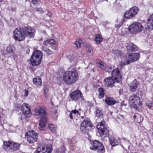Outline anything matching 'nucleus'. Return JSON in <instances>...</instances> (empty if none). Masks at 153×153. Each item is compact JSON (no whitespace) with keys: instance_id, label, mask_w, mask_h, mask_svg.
<instances>
[{"instance_id":"16","label":"nucleus","mask_w":153,"mask_h":153,"mask_svg":"<svg viewBox=\"0 0 153 153\" xmlns=\"http://www.w3.org/2000/svg\"><path fill=\"white\" fill-rule=\"evenodd\" d=\"M82 95L81 92L77 90L72 92L71 94V98L73 100H78L82 99Z\"/></svg>"},{"instance_id":"2","label":"nucleus","mask_w":153,"mask_h":153,"mask_svg":"<svg viewBox=\"0 0 153 153\" xmlns=\"http://www.w3.org/2000/svg\"><path fill=\"white\" fill-rule=\"evenodd\" d=\"M78 79V74L74 71H71L66 72L63 76V81L68 85L74 84Z\"/></svg>"},{"instance_id":"11","label":"nucleus","mask_w":153,"mask_h":153,"mask_svg":"<svg viewBox=\"0 0 153 153\" xmlns=\"http://www.w3.org/2000/svg\"><path fill=\"white\" fill-rule=\"evenodd\" d=\"M94 128L90 121L85 120L81 124L80 130L81 132L85 133L88 130H91Z\"/></svg>"},{"instance_id":"23","label":"nucleus","mask_w":153,"mask_h":153,"mask_svg":"<svg viewBox=\"0 0 153 153\" xmlns=\"http://www.w3.org/2000/svg\"><path fill=\"white\" fill-rule=\"evenodd\" d=\"M108 138L109 142L112 146H115L118 144V141L114 137L110 136Z\"/></svg>"},{"instance_id":"47","label":"nucleus","mask_w":153,"mask_h":153,"mask_svg":"<svg viewBox=\"0 0 153 153\" xmlns=\"http://www.w3.org/2000/svg\"><path fill=\"white\" fill-rule=\"evenodd\" d=\"M4 0H0V3L4 1Z\"/></svg>"},{"instance_id":"29","label":"nucleus","mask_w":153,"mask_h":153,"mask_svg":"<svg viewBox=\"0 0 153 153\" xmlns=\"http://www.w3.org/2000/svg\"><path fill=\"white\" fill-rule=\"evenodd\" d=\"M95 42L98 44H100L102 41V38L99 34H97L94 40Z\"/></svg>"},{"instance_id":"52","label":"nucleus","mask_w":153,"mask_h":153,"mask_svg":"<svg viewBox=\"0 0 153 153\" xmlns=\"http://www.w3.org/2000/svg\"><path fill=\"white\" fill-rule=\"evenodd\" d=\"M111 67H110V68H109V69H110V68L111 69Z\"/></svg>"},{"instance_id":"6","label":"nucleus","mask_w":153,"mask_h":153,"mask_svg":"<svg viewBox=\"0 0 153 153\" xmlns=\"http://www.w3.org/2000/svg\"><path fill=\"white\" fill-rule=\"evenodd\" d=\"M20 144L13 141H8L4 143L3 148L6 151L13 152L18 150Z\"/></svg>"},{"instance_id":"20","label":"nucleus","mask_w":153,"mask_h":153,"mask_svg":"<svg viewBox=\"0 0 153 153\" xmlns=\"http://www.w3.org/2000/svg\"><path fill=\"white\" fill-rule=\"evenodd\" d=\"M33 84L38 88H40L42 86V80L41 77H36L33 79Z\"/></svg>"},{"instance_id":"21","label":"nucleus","mask_w":153,"mask_h":153,"mask_svg":"<svg viewBox=\"0 0 153 153\" xmlns=\"http://www.w3.org/2000/svg\"><path fill=\"white\" fill-rule=\"evenodd\" d=\"M35 113L36 115H42L45 113V111L43 108L39 106L35 108Z\"/></svg>"},{"instance_id":"46","label":"nucleus","mask_w":153,"mask_h":153,"mask_svg":"<svg viewBox=\"0 0 153 153\" xmlns=\"http://www.w3.org/2000/svg\"><path fill=\"white\" fill-rule=\"evenodd\" d=\"M47 16H48L49 17L51 16V14L50 13H49V14H48L47 15Z\"/></svg>"},{"instance_id":"44","label":"nucleus","mask_w":153,"mask_h":153,"mask_svg":"<svg viewBox=\"0 0 153 153\" xmlns=\"http://www.w3.org/2000/svg\"><path fill=\"white\" fill-rule=\"evenodd\" d=\"M48 89L47 87H44V92L45 94H47L48 92Z\"/></svg>"},{"instance_id":"43","label":"nucleus","mask_w":153,"mask_h":153,"mask_svg":"<svg viewBox=\"0 0 153 153\" xmlns=\"http://www.w3.org/2000/svg\"><path fill=\"white\" fill-rule=\"evenodd\" d=\"M49 42L50 44H54L55 43V42L53 39H51L49 40Z\"/></svg>"},{"instance_id":"9","label":"nucleus","mask_w":153,"mask_h":153,"mask_svg":"<svg viewBox=\"0 0 153 153\" xmlns=\"http://www.w3.org/2000/svg\"><path fill=\"white\" fill-rule=\"evenodd\" d=\"M90 148L91 149L96 151L98 153H104L105 152L103 146L98 140L94 141Z\"/></svg>"},{"instance_id":"24","label":"nucleus","mask_w":153,"mask_h":153,"mask_svg":"<svg viewBox=\"0 0 153 153\" xmlns=\"http://www.w3.org/2000/svg\"><path fill=\"white\" fill-rule=\"evenodd\" d=\"M129 90L132 92H135L137 88L136 83L134 82H131L129 84Z\"/></svg>"},{"instance_id":"18","label":"nucleus","mask_w":153,"mask_h":153,"mask_svg":"<svg viewBox=\"0 0 153 153\" xmlns=\"http://www.w3.org/2000/svg\"><path fill=\"white\" fill-rule=\"evenodd\" d=\"M48 120V117L45 116L42 117H41L38 127L40 130H43L44 129Z\"/></svg>"},{"instance_id":"13","label":"nucleus","mask_w":153,"mask_h":153,"mask_svg":"<svg viewBox=\"0 0 153 153\" xmlns=\"http://www.w3.org/2000/svg\"><path fill=\"white\" fill-rule=\"evenodd\" d=\"M118 82V79H115L114 77H109L105 78L104 80V85L107 88H112L114 86V84Z\"/></svg>"},{"instance_id":"14","label":"nucleus","mask_w":153,"mask_h":153,"mask_svg":"<svg viewBox=\"0 0 153 153\" xmlns=\"http://www.w3.org/2000/svg\"><path fill=\"white\" fill-rule=\"evenodd\" d=\"M27 141L30 143H33L37 140L38 137L37 133L34 130L27 132Z\"/></svg>"},{"instance_id":"38","label":"nucleus","mask_w":153,"mask_h":153,"mask_svg":"<svg viewBox=\"0 0 153 153\" xmlns=\"http://www.w3.org/2000/svg\"><path fill=\"white\" fill-rule=\"evenodd\" d=\"M32 1L33 5L37 6L40 3L39 0H32Z\"/></svg>"},{"instance_id":"25","label":"nucleus","mask_w":153,"mask_h":153,"mask_svg":"<svg viewBox=\"0 0 153 153\" xmlns=\"http://www.w3.org/2000/svg\"><path fill=\"white\" fill-rule=\"evenodd\" d=\"M105 102L106 103L110 105H114L116 103L115 100L113 98L108 97L105 100Z\"/></svg>"},{"instance_id":"36","label":"nucleus","mask_w":153,"mask_h":153,"mask_svg":"<svg viewBox=\"0 0 153 153\" xmlns=\"http://www.w3.org/2000/svg\"><path fill=\"white\" fill-rule=\"evenodd\" d=\"M82 42V40L81 39L77 40L75 42V45L76 46V48H80Z\"/></svg>"},{"instance_id":"35","label":"nucleus","mask_w":153,"mask_h":153,"mask_svg":"<svg viewBox=\"0 0 153 153\" xmlns=\"http://www.w3.org/2000/svg\"><path fill=\"white\" fill-rule=\"evenodd\" d=\"M112 53L117 56H120L121 55V51L117 49L113 50L112 51Z\"/></svg>"},{"instance_id":"42","label":"nucleus","mask_w":153,"mask_h":153,"mask_svg":"<svg viewBox=\"0 0 153 153\" xmlns=\"http://www.w3.org/2000/svg\"><path fill=\"white\" fill-rule=\"evenodd\" d=\"M43 44L45 45H48L49 44V40L45 41L43 42Z\"/></svg>"},{"instance_id":"17","label":"nucleus","mask_w":153,"mask_h":153,"mask_svg":"<svg viewBox=\"0 0 153 153\" xmlns=\"http://www.w3.org/2000/svg\"><path fill=\"white\" fill-rule=\"evenodd\" d=\"M146 29L148 30H150L153 29V14L148 19V22L145 26Z\"/></svg>"},{"instance_id":"4","label":"nucleus","mask_w":153,"mask_h":153,"mask_svg":"<svg viewBox=\"0 0 153 153\" xmlns=\"http://www.w3.org/2000/svg\"><path fill=\"white\" fill-rule=\"evenodd\" d=\"M42 56V53L41 51L38 50L34 51L30 58L31 64L33 66L39 65L41 62Z\"/></svg>"},{"instance_id":"49","label":"nucleus","mask_w":153,"mask_h":153,"mask_svg":"<svg viewBox=\"0 0 153 153\" xmlns=\"http://www.w3.org/2000/svg\"><path fill=\"white\" fill-rule=\"evenodd\" d=\"M152 136L153 137V132L152 133Z\"/></svg>"},{"instance_id":"26","label":"nucleus","mask_w":153,"mask_h":153,"mask_svg":"<svg viewBox=\"0 0 153 153\" xmlns=\"http://www.w3.org/2000/svg\"><path fill=\"white\" fill-rule=\"evenodd\" d=\"M134 120L136 121L138 123H140L143 120V118L141 116L138 114H135L134 116Z\"/></svg>"},{"instance_id":"3","label":"nucleus","mask_w":153,"mask_h":153,"mask_svg":"<svg viewBox=\"0 0 153 153\" xmlns=\"http://www.w3.org/2000/svg\"><path fill=\"white\" fill-rule=\"evenodd\" d=\"M128 102L129 105L132 108L137 109L141 108L142 106V101L140 97L134 94L130 97Z\"/></svg>"},{"instance_id":"1","label":"nucleus","mask_w":153,"mask_h":153,"mask_svg":"<svg viewBox=\"0 0 153 153\" xmlns=\"http://www.w3.org/2000/svg\"><path fill=\"white\" fill-rule=\"evenodd\" d=\"M35 30L30 27L16 28L13 32L14 39L19 41L24 40L25 37L33 38L35 34Z\"/></svg>"},{"instance_id":"33","label":"nucleus","mask_w":153,"mask_h":153,"mask_svg":"<svg viewBox=\"0 0 153 153\" xmlns=\"http://www.w3.org/2000/svg\"><path fill=\"white\" fill-rule=\"evenodd\" d=\"M99 93V97L100 98H101L103 97L104 95V89L102 88H100L98 89Z\"/></svg>"},{"instance_id":"30","label":"nucleus","mask_w":153,"mask_h":153,"mask_svg":"<svg viewBox=\"0 0 153 153\" xmlns=\"http://www.w3.org/2000/svg\"><path fill=\"white\" fill-rule=\"evenodd\" d=\"M98 66L102 70H105L106 68V63L102 61L99 62L98 64Z\"/></svg>"},{"instance_id":"34","label":"nucleus","mask_w":153,"mask_h":153,"mask_svg":"<svg viewBox=\"0 0 153 153\" xmlns=\"http://www.w3.org/2000/svg\"><path fill=\"white\" fill-rule=\"evenodd\" d=\"M48 127L52 132L53 133L56 132V127L53 124H49Z\"/></svg>"},{"instance_id":"5","label":"nucleus","mask_w":153,"mask_h":153,"mask_svg":"<svg viewBox=\"0 0 153 153\" xmlns=\"http://www.w3.org/2000/svg\"><path fill=\"white\" fill-rule=\"evenodd\" d=\"M30 107V106L26 103H24L22 105L18 104L16 105V109L18 111L21 110L26 118H29L32 115Z\"/></svg>"},{"instance_id":"12","label":"nucleus","mask_w":153,"mask_h":153,"mask_svg":"<svg viewBox=\"0 0 153 153\" xmlns=\"http://www.w3.org/2000/svg\"><path fill=\"white\" fill-rule=\"evenodd\" d=\"M143 27L140 23L135 22L129 26V30L133 33L140 32L143 30Z\"/></svg>"},{"instance_id":"45","label":"nucleus","mask_w":153,"mask_h":153,"mask_svg":"<svg viewBox=\"0 0 153 153\" xmlns=\"http://www.w3.org/2000/svg\"><path fill=\"white\" fill-rule=\"evenodd\" d=\"M28 94V91L25 90V96H27Z\"/></svg>"},{"instance_id":"37","label":"nucleus","mask_w":153,"mask_h":153,"mask_svg":"<svg viewBox=\"0 0 153 153\" xmlns=\"http://www.w3.org/2000/svg\"><path fill=\"white\" fill-rule=\"evenodd\" d=\"M42 50L48 55H51L52 53V51L50 49L45 47H42Z\"/></svg>"},{"instance_id":"27","label":"nucleus","mask_w":153,"mask_h":153,"mask_svg":"<svg viewBox=\"0 0 153 153\" xmlns=\"http://www.w3.org/2000/svg\"><path fill=\"white\" fill-rule=\"evenodd\" d=\"M15 49L13 45H8L6 51L9 53H13Z\"/></svg>"},{"instance_id":"15","label":"nucleus","mask_w":153,"mask_h":153,"mask_svg":"<svg viewBox=\"0 0 153 153\" xmlns=\"http://www.w3.org/2000/svg\"><path fill=\"white\" fill-rule=\"evenodd\" d=\"M52 151V146L51 145H49L46 146V149L43 146H40L37 148L36 150L37 153H45L47 152L48 153H51Z\"/></svg>"},{"instance_id":"22","label":"nucleus","mask_w":153,"mask_h":153,"mask_svg":"<svg viewBox=\"0 0 153 153\" xmlns=\"http://www.w3.org/2000/svg\"><path fill=\"white\" fill-rule=\"evenodd\" d=\"M127 48L128 51H135L138 49V47L134 44L130 43L128 44Z\"/></svg>"},{"instance_id":"31","label":"nucleus","mask_w":153,"mask_h":153,"mask_svg":"<svg viewBox=\"0 0 153 153\" xmlns=\"http://www.w3.org/2000/svg\"><path fill=\"white\" fill-rule=\"evenodd\" d=\"M96 116L99 118L102 119L103 118V114L102 112L99 109H97L96 113Z\"/></svg>"},{"instance_id":"39","label":"nucleus","mask_w":153,"mask_h":153,"mask_svg":"<svg viewBox=\"0 0 153 153\" xmlns=\"http://www.w3.org/2000/svg\"><path fill=\"white\" fill-rule=\"evenodd\" d=\"M146 105L149 108H151L152 107L153 103L152 102H146Z\"/></svg>"},{"instance_id":"10","label":"nucleus","mask_w":153,"mask_h":153,"mask_svg":"<svg viewBox=\"0 0 153 153\" xmlns=\"http://www.w3.org/2000/svg\"><path fill=\"white\" fill-rule=\"evenodd\" d=\"M139 10L138 7L134 6L125 12L124 15V17L126 19H131L137 15Z\"/></svg>"},{"instance_id":"50","label":"nucleus","mask_w":153,"mask_h":153,"mask_svg":"<svg viewBox=\"0 0 153 153\" xmlns=\"http://www.w3.org/2000/svg\"><path fill=\"white\" fill-rule=\"evenodd\" d=\"M40 39V40H42V38H41Z\"/></svg>"},{"instance_id":"48","label":"nucleus","mask_w":153,"mask_h":153,"mask_svg":"<svg viewBox=\"0 0 153 153\" xmlns=\"http://www.w3.org/2000/svg\"><path fill=\"white\" fill-rule=\"evenodd\" d=\"M112 1L113 2H116V1H117V0H112Z\"/></svg>"},{"instance_id":"40","label":"nucleus","mask_w":153,"mask_h":153,"mask_svg":"<svg viewBox=\"0 0 153 153\" xmlns=\"http://www.w3.org/2000/svg\"><path fill=\"white\" fill-rule=\"evenodd\" d=\"M88 52L91 55L92 54V48L89 47L87 50Z\"/></svg>"},{"instance_id":"32","label":"nucleus","mask_w":153,"mask_h":153,"mask_svg":"<svg viewBox=\"0 0 153 153\" xmlns=\"http://www.w3.org/2000/svg\"><path fill=\"white\" fill-rule=\"evenodd\" d=\"M77 142L76 138H73L68 141V143L71 146H73L76 144Z\"/></svg>"},{"instance_id":"53","label":"nucleus","mask_w":153,"mask_h":153,"mask_svg":"<svg viewBox=\"0 0 153 153\" xmlns=\"http://www.w3.org/2000/svg\"><path fill=\"white\" fill-rule=\"evenodd\" d=\"M110 72V71H108V72H109H109Z\"/></svg>"},{"instance_id":"7","label":"nucleus","mask_w":153,"mask_h":153,"mask_svg":"<svg viewBox=\"0 0 153 153\" xmlns=\"http://www.w3.org/2000/svg\"><path fill=\"white\" fill-rule=\"evenodd\" d=\"M97 128L100 136L103 138L107 136L108 131L105 126V122L102 121L98 123Z\"/></svg>"},{"instance_id":"8","label":"nucleus","mask_w":153,"mask_h":153,"mask_svg":"<svg viewBox=\"0 0 153 153\" xmlns=\"http://www.w3.org/2000/svg\"><path fill=\"white\" fill-rule=\"evenodd\" d=\"M140 57V55L138 53H131L128 55V58L125 59L124 62H121L122 65H126L129 64L134 62L138 60Z\"/></svg>"},{"instance_id":"19","label":"nucleus","mask_w":153,"mask_h":153,"mask_svg":"<svg viewBox=\"0 0 153 153\" xmlns=\"http://www.w3.org/2000/svg\"><path fill=\"white\" fill-rule=\"evenodd\" d=\"M111 76L114 77L115 79H118L119 81L121 79V76L120 71L117 68L113 69L111 72Z\"/></svg>"},{"instance_id":"41","label":"nucleus","mask_w":153,"mask_h":153,"mask_svg":"<svg viewBox=\"0 0 153 153\" xmlns=\"http://www.w3.org/2000/svg\"><path fill=\"white\" fill-rule=\"evenodd\" d=\"M36 11L39 12V13H42L43 12L42 9L41 8H37L36 9Z\"/></svg>"},{"instance_id":"28","label":"nucleus","mask_w":153,"mask_h":153,"mask_svg":"<svg viewBox=\"0 0 153 153\" xmlns=\"http://www.w3.org/2000/svg\"><path fill=\"white\" fill-rule=\"evenodd\" d=\"M79 111L77 110L76 109L72 110L71 112H70L68 115V117H70V119H72L74 117L76 114H78Z\"/></svg>"},{"instance_id":"51","label":"nucleus","mask_w":153,"mask_h":153,"mask_svg":"<svg viewBox=\"0 0 153 153\" xmlns=\"http://www.w3.org/2000/svg\"><path fill=\"white\" fill-rule=\"evenodd\" d=\"M123 139H124V140H126V139H125V138H123Z\"/></svg>"}]
</instances>
